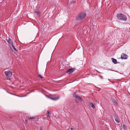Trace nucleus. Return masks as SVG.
<instances>
[{"label": "nucleus", "mask_w": 130, "mask_h": 130, "mask_svg": "<svg viewBox=\"0 0 130 130\" xmlns=\"http://www.w3.org/2000/svg\"><path fill=\"white\" fill-rule=\"evenodd\" d=\"M38 77L41 78H43L44 77L42 76L40 74H38Z\"/></svg>", "instance_id": "6ab92c4d"}, {"label": "nucleus", "mask_w": 130, "mask_h": 130, "mask_svg": "<svg viewBox=\"0 0 130 130\" xmlns=\"http://www.w3.org/2000/svg\"><path fill=\"white\" fill-rule=\"evenodd\" d=\"M76 2L75 1H72L69 3V2H68V4L71 5L72 4H73L75 3H76Z\"/></svg>", "instance_id": "f8f14e48"}, {"label": "nucleus", "mask_w": 130, "mask_h": 130, "mask_svg": "<svg viewBox=\"0 0 130 130\" xmlns=\"http://www.w3.org/2000/svg\"><path fill=\"white\" fill-rule=\"evenodd\" d=\"M34 11L35 13H36V14L38 15H40V13L39 10L38 9L37 10H34Z\"/></svg>", "instance_id": "1a4fd4ad"}, {"label": "nucleus", "mask_w": 130, "mask_h": 130, "mask_svg": "<svg viewBox=\"0 0 130 130\" xmlns=\"http://www.w3.org/2000/svg\"><path fill=\"white\" fill-rule=\"evenodd\" d=\"M71 130H73V128L72 127H71Z\"/></svg>", "instance_id": "4be33fe9"}, {"label": "nucleus", "mask_w": 130, "mask_h": 130, "mask_svg": "<svg viewBox=\"0 0 130 130\" xmlns=\"http://www.w3.org/2000/svg\"><path fill=\"white\" fill-rule=\"evenodd\" d=\"M12 47L13 48V49L16 51H17V49L15 48L14 46L13 45V44L12 45Z\"/></svg>", "instance_id": "dca6fc26"}, {"label": "nucleus", "mask_w": 130, "mask_h": 130, "mask_svg": "<svg viewBox=\"0 0 130 130\" xmlns=\"http://www.w3.org/2000/svg\"><path fill=\"white\" fill-rule=\"evenodd\" d=\"M10 118H11V117H10Z\"/></svg>", "instance_id": "bb28decb"}, {"label": "nucleus", "mask_w": 130, "mask_h": 130, "mask_svg": "<svg viewBox=\"0 0 130 130\" xmlns=\"http://www.w3.org/2000/svg\"><path fill=\"white\" fill-rule=\"evenodd\" d=\"M89 106L90 107H91L93 109L95 108V107L94 105L93 104L92 102H89Z\"/></svg>", "instance_id": "6e6552de"}, {"label": "nucleus", "mask_w": 130, "mask_h": 130, "mask_svg": "<svg viewBox=\"0 0 130 130\" xmlns=\"http://www.w3.org/2000/svg\"><path fill=\"white\" fill-rule=\"evenodd\" d=\"M75 102H76L77 103H78V102H77V101H76V100H75Z\"/></svg>", "instance_id": "b1692460"}, {"label": "nucleus", "mask_w": 130, "mask_h": 130, "mask_svg": "<svg viewBox=\"0 0 130 130\" xmlns=\"http://www.w3.org/2000/svg\"><path fill=\"white\" fill-rule=\"evenodd\" d=\"M11 45L13 44V42L11 41V40L9 38L8 39L7 41Z\"/></svg>", "instance_id": "9b49d317"}, {"label": "nucleus", "mask_w": 130, "mask_h": 130, "mask_svg": "<svg viewBox=\"0 0 130 130\" xmlns=\"http://www.w3.org/2000/svg\"><path fill=\"white\" fill-rule=\"evenodd\" d=\"M128 57V56L126 54L124 53H123L121 55V58L122 59H125L127 58Z\"/></svg>", "instance_id": "39448f33"}, {"label": "nucleus", "mask_w": 130, "mask_h": 130, "mask_svg": "<svg viewBox=\"0 0 130 130\" xmlns=\"http://www.w3.org/2000/svg\"><path fill=\"white\" fill-rule=\"evenodd\" d=\"M112 102L113 103H115L116 105L117 104V103L116 100L114 99L113 100H112Z\"/></svg>", "instance_id": "4468645a"}, {"label": "nucleus", "mask_w": 130, "mask_h": 130, "mask_svg": "<svg viewBox=\"0 0 130 130\" xmlns=\"http://www.w3.org/2000/svg\"><path fill=\"white\" fill-rule=\"evenodd\" d=\"M40 130H42V128H40Z\"/></svg>", "instance_id": "393cba45"}, {"label": "nucleus", "mask_w": 130, "mask_h": 130, "mask_svg": "<svg viewBox=\"0 0 130 130\" xmlns=\"http://www.w3.org/2000/svg\"><path fill=\"white\" fill-rule=\"evenodd\" d=\"M122 128L124 130L126 129V127L125 125H123L122 126Z\"/></svg>", "instance_id": "f3484780"}, {"label": "nucleus", "mask_w": 130, "mask_h": 130, "mask_svg": "<svg viewBox=\"0 0 130 130\" xmlns=\"http://www.w3.org/2000/svg\"><path fill=\"white\" fill-rule=\"evenodd\" d=\"M74 96L75 98H77L78 99L81 101H82V98L79 95H77L75 94L74 95Z\"/></svg>", "instance_id": "423d86ee"}, {"label": "nucleus", "mask_w": 130, "mask_h": 130, "mask_svg": "<svg viewBox=\"0 0 130 130\" xmlns=\"http://www.w3.org/2000/svg\"><path fill=\"white\" fill-rule=\"evenodd\" d=\"M111 59L112 60V62L114 64H116L117 63H119L118 62H117V60L116 59L112 58H111Z\"/></svg>", "instance_id": "9d476101"}, {"label": "nucleus", "mask_w": 130, "mask_h": 130, "mask_svg": "<svg viewBox=\"0 0 130 130\" xmlns=\"http://www.w3.org/2000/svg\"><path fill=\"white\" fill-rule=\"evenodd\" d=\"M35 117H30L28 118V119L29 120L31 119H35Z\"/></svg>", "instance_id": "aec40b11"}, {"label": "nucleus", "mask_w": 130, "mask_h": 130, "mask_svg": "<svg viewBox=\"0 0 130 130\" xmlns=\"http://www.w3.org/2000/svg\"><path fill=\"white\" fill-rule=\"evenodd\" d=\"M5 73L6 76L8 77L11 76L12 74V73L9 70H8L7 71H5Z\"/></svg>", "instance_id": "20e7f679"}, {"label": "nucleus", "mask_w": 130, "mask_h": 130, "mask_svg": "<svg viewBox=\"0 0 130 130\" xmlns=\"http://www.w3.org/2000/svg\"><path fill=\"white\" fill-rule=\"evenodd\" d=\"M86 14L84 12H82L79 14L76 18V20L80 21L84 18L86 16Z\"/></svg>", "instance_id": "f257e3e1"}, {"label": "nucleus", "mask_w": 130, "mask_h": 130, "mask_svg": "<svg viewBox=\"0 0 130 130\" xmlns=\"http://www.w3.org/2000/svg\"><path fill=\"white\" fill-rule=\"evenodd\" d=\"M113 116L115 119L117 118V115L116 113L113 114Z\"/></svg>", "instance_id": "a211bd4d"}, {"label": "nucleus", "mask_w": 130, "mask_h": 130, "mask_svg": "<svg viewBox=\"0 0 130 130\" xmlns=\"http://www.w3.org/2000/svg\"><path fill=\"white\" fill-rule=\"evenodd\" d=\"M7 79H8V78H7Z\"/></svg>", "instance_id": "a878e982"}, {"label": "nucleus", "mask_w": 130, "mask_h": 130, "mask_svg": "<svg viewBox=\"0 0 130 130\" xmlns=\"http://www.w3.org/2000/svg\"><path fill=\"white\" fill-rule=\"evenodd\" d=\"M50 113V111H49L48 110L47 111V113L46 114L47 116V117H48V116L49 115V114Z\"/></svg>", "instance_id": "2eb2a0df"}, {"label": "nucleus", "mask_w": 130, "mask_h": 130, "mask_svg": "<svg viewBox=\"0 0 130 130\" xmlns=\"http://www.w3.org/2000/svg\"><path fill=\"white\" fill-rule=\"evenodd\" d=\"M25 121L26 122V123H27L28 122V120L27 119H26L25 120Z\"/></svg>", "instance_id": "412c9836"}, {"label": "nucleus", "mask_w": 130, "mask_h": 130, "mask_svg": "<svg viewBox=\"0 0 130 130\" xmlns=\"http://www.w3.org/2000/svg\"><path fill=\"white\" fill-rule=\"evenodd\" d=\"M48 98H49L51 99L54 100H58L60 98V96H58L56 98H54L52 97H51V96H48Z\"/></svg>", "instance_id": "0eeeda50"}, {"label": "nucleus", "mask_w": 130, "mask_h": 130, "mask_svg": "<svg viewBox=\"0 0 130 130\" xmlns=\"http://www.w3.org/2000/svg\"><path fill=\"white\" fill-rule=\"evenodd\" d=\"M115 121L116 122H117L119 123L120 122V121L118 119L117 117V118L115 119Z\"/></svg>", "instance_id": "ddd939ff"}, {"label": "nucleus", "mask_w": 130, "mask_h": 130, "mask_svg": "<svg viewBox=\"0 0 130 130\" xmlns=\"http://www.w3.org/2000/svg\"><path fill=\"white\" fill-rule=\"evenodd\" d=\"M117 18L119 20L126 21L127 18L126 16L122 13H118L117 14Z\"/></svg>", "instance_id": "f03ea898"}, {"label": "nucleus", "mask_w": 130, "mask_h": 130, "mask_svg": "<svg viewBox=\"0 0 130 130\" xmlns=\"http://www.w3.org/2000/svg\"><path fill=\"white\" fill-rule=\"evenodd\" d=\"M75 68H70L69 69L66 71V72L69 74H71L75 70Z\"/></svg>", "instance_id": "7ed1b4c3"}, {"label": "nucleus", "mask_w": 130, "mask_h": 130, "mask_svg": "<svg viewBox=\"0 0 130 130\" xmlns=\"http://www.w3.org/2000/svg\"><path fill=\"white\" fill-rule=\"evenodd\" d=\"M101 78H102H102H103V77H102V76H101Z\"/></svg>", "instance_id": "5701e85b"}]
</instances>
